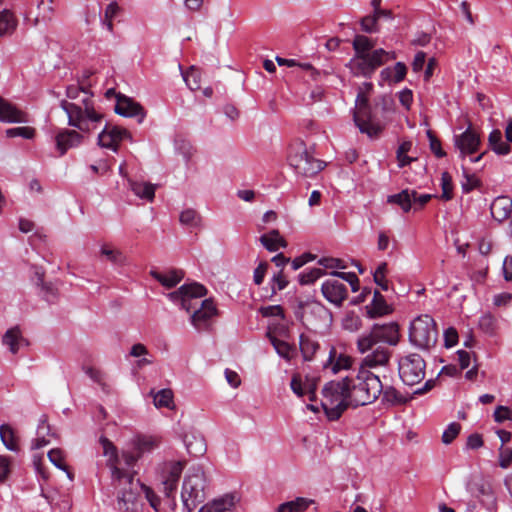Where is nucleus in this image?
I'll return each mask as SVG.
<instances>
[{
  "instance_id": "obj_31",
  "label": "nucleus",
  "mask_w": 512,
  "mask_h": 512,
  "mask_svg": "<svg viewBox=\"0 0 512 512\" xmlns=\"http://www.w3.org/2000/svg\"><path fill=\"white\" fill-rule=\"evenodd\" d=\"M488 144L497 155H507L511 151L510 145L503 141L502 132L499 129L491 131L488 137Z\"/></svg>"
},
{
  "instance_id": "obj_37",
  "label": "nucleus",
  "mask_w": 512,
  "mask_h": 512,
  "mask_svg": "<svg viewBox=\"0 0 512 512\" xmlns=\"http://www.w3.org/2000/svg\"><path fill=\"white\" fill-rule=\"evenodd\" d=\"M17 27V20L10 10L0 11V36L12 33Z\"/></svg>"
},
{
  "instance_id": "obj_10",
  "label": "nucleus",
  "mask_w": 512,
  "mask_h": 512,
  "mask_svg": "<svg viewBox=\"0 0 512 512\" xmlns=\"http://www.w3.org/2000/svg\"><path fill=\"white\" fill-rule=\"evenodd\" d=\"M288 161L297 174L305 177H312L324 168L323 162L315 159L302 141L290 146Z\"/></svg>"
},
{
  "instance_id": "obj_6",
  "label": "nucleus",
  "mask_w": 512,
  "mask_h": 512,
  "mask_svg": "<svg viewBox=\"0 0 512 512\" xmlns=\"http://www.w3.org/2000/svg\"><path fill=\"white\" fill-rule=\"evenodd\" d=\"M348 393L349 377L330 381L323 387L321 406L330 421L338 420L346 409L351 408Z\"/></svg>"
},
{
  "instance_id": "obj_24",
  "label": "nucleus",
  "mask_w": 512,
  "mask_h": 512,
  "mask_svg": "<svg viewBox=\"0 0 512 512\" xmlns=\"http://www.w3.org/2000/svg\"><path fill=\"white\" fill-rule=\"evenodd\" d=\"M370 318H376L387 315L392 312V308L387 304L385 297L375 290L371 303L366 307Z\"/></svg>"
},
{
  "instance_id": "obj_41",
  "label": "nucleus",
  "mask_w": 512,
  "mask_h": 512,
  "mask_svg": "<svg viewBox=\"0 0 512 512\" xmlns=\"http://www.w3.org/2000/svg\"><path fill=\"white\" fill-rule=\"evenodd\" d=\"M194 442L190 441L188 437L185 439L187 451L190 455L198 457L206 452V444L203 437L193 436Z\"/></svg>"
},
{
  "instance_id": "obj_21",
  "label": "nucleus",
  "mask_w": 512,
  "mask_h": 512,
  "mask_svg": "<svg viewBox=\"0 0 512 512\" xmlns=\"http://www.w3.org/2000/svg\"><path fill=\"white\" fill-rule=\"evenodd\" d=\"M0 121L8 123H25L27 115L16 106L0 97Z\"/></svg>"
},
{
  "instance_id": "obj_4",
  "label": "nucleus",
  "mask_w": 512,
  "mask_h": 512,
  "mask_svg": "<svg viewBox=\"0 0 512 512\" xmlns=\"http://www.w3.org/2000/svg\"><path fill=\"white\" fill-rule=\"evenodd\" d=\"M355 55L348 66L355 76L370 78L376 69L385 63L386 50L379 48L371 51L375 41L365 35H356L352 42Z\"/></svg>"
},
{
  "instance_id": "obj_46",
  "label": "nucleus",
  "mask_w": 512,
  "mask_h": 512,
  "mask_svg": "<svg viewBox=\"0 0 512 512\" xmlns=\"http://www.w3.org/2000/svg\"><path fill=\"white\" fill-rule=\"evenodd\" d=\"M6 136L9 138L22 137L32 139L35 136V129L28 126L13 127L6 130Z\"/></svg>"
},
{
  "instance_id": "obj_25",
  "label": "nucleus",
  "mask_w": 512,
  "mask_h": 512,
  "mask_svg": "<svg viewBox=\"0 0 512 512\" xmlns=\"http://www.w3.org/2000/svg\"><path fill=\"white\" fill-rule=\"evenodd\" d=\"M290 386L297 396L302 397L303 395L308 394L310 401H314L316 384L313 380L306 379L305 382H302L300 376L295 375L291 379Z\"/></svg>"
},
{
  "instance_id": "obj_16",
  "label": "nucleus",
  "mask_w": 512,
  "mask_h": 512,
  "mask_svg": "<svg viewBox=\"0 0 512 512\" xmlns=\"http://www.w3.org/2000/svg\"><path fill=\"white\" fill-rule=\"evenodd\" d=\"M481 140L479 134L470 126L461 134L454 136V145L459 150L460 156L472 155L478 151Z\"/></svg>"
},
{
  "instance_id": "obj_56",
  "label": "nucleus",
  "mask_w": 512,
  "mask_h": 512,
  "mask_svg": "<svg viewBox=\"0 0 512 512\" xmlns=\"http://www.w3.org/2000/svg\"><path fill=\"white\" fill-rule=\"evenodd\" d=\"M288 285V281L284 277L282 271H279L271 279L272 295L276 294L277 291L285 289Z\"/></svg>"
},
{
  "instance_id": "obj_30",
  "label": "nucleus",
  "mask_w": 512,
  "mask_h": 512,
  "mask_svg": "<svg viewBox=\"0 0 512 512\" xmlns=\"http://www.w3.org/2000/svg\"><path fill=\"white\" fill-rule=\"evenodd\" d=\"M382 394V401L384 403H388L392 406H398L406 404L411 397H408L407 395L401 393L393 386H384L383 390L381 392Z\"/></svg>"
},
{
  "instance_id": "obj_39",
  "label": "nucleus",
  "mask_w": 512,
  "mask_h": 512,
  "mask_svg": "<svg viewBox=\"0 0 512 512\" xmlns=\"http://www.w3.org/2000/svg\"><path fill=\"white\" fill-rule=\"evenodd\" d=\"M271 343L274 349L276 350L277 354L288 361H290L296 354L295 348L285 341L272 337Z\"/></svg>"
},
{
  "instance_id": "obj_54",
  "label": "nucleus",
  "mask_w": 512,
  "mask_h": 512,
  "mask_svg": "<svg viewBox=\"0 0 512 512\" xmlns=\"http://www.w3.org/2000/svg\"><path fill=\"white\" fill-rule=\"evenodd\" d=\"M427 137L429 139V145H430V149L431 151L434 153V155L437 157V158H442L446 155V153L444 152V150L442 149L441 147V142L440 140L433 134V132L431 130H428L427 131Z\"/></svg>"
},
{
  "instance_id": "obj_20",
  "label": "nucleus",
  "mask_w": 512,
  "mask_h": 512,
  "mask_svg": "<svg viewBox=\"0 0 512 512\" xmlns=\"http://www.w3.org/2000/svg\"><path fill=\"white\" fill-rule=\"evenodd\" d=\"M238 501L235 493H226L203 505L199 512H231Z\"/></svg>"
},
{
  "instance_id": "obj_32",
  "label": "nucleus",
  "mask_w": 512,
  "mask_h": 512,
  "mask_svg": "<svg viewBox=\"0 0 512 512\" xmlns=\"http://www.w3.org/2000/svg\"><path fill=\"white\" fill-rule=\"evenodd\" d=\"M414 190L404 189L400 193L389 195L387 202L400 206L403 212L407 213L412 209V200Z\"/></svg>"
},
{
  "instance_id": "obj_2",
  "label": "nucleus",
  "mask_w": 512,
  "mask_h": 512,
  "mask_svg": "<svg viewBox=\"0 0 512 512\" xmlns=\"http://www.w3.org/2000/svg\"><path fill=\"white\" fill-rule=\"evenodd\" d=\"M83 94L79 103L61 100L60 107L68 117V125L82 133H90L101 123L103 115L96 111L92 100L93 93L90 86L81 81L78 85L72 84L66 88V96L76 100Z\"/></svg>"
},
{
  "instance_id": "obj_18",
  "label": "nucleus",
  "mask_w": 512,
  "mask_h": 512,
  "mask_svg": "<svg viewBox=\"0 0 512 512\" xmlns=\"http://www.w3.org/2000/svg\"><path fill=\"white\" fill-rule=\"evenodd\" d=\"M116 98L115 112L118 115L124 117H138L139 123L144 120L145 113L139 103L123 95H116Z\"/></svg>"
},
{
  "instance_id": "obj_14",
  "label": "nucleus",
  "mask_w": 512,
  "mask_h": 512,
  "mask_svg": "<svg viewBox=\"0 0 512 512\" xmlns=\"http://www.w3.org/2000/svg\"><path fill=\"white\" fill-rule=\"evenodd\" d=\"M127 138H131L130 133L125 128L106 123L103 130L98 135L99 146L118 151L119 143Z\"/></svg>"
},
{
  "instance_id": "obj_23",
  "label": "nucleus",
  "mask_w": 512,
  "mask_h": 512,
  "mask_svg": "<svg viewBox=\"0 0 512 512\" xmlns=\"http://www.w3.org/2000/svg\"><path fill=\"white\" fill-rule=\"evenodd\" d=\"M2 344L8 347L12 354H16L22 347L28 345V342L23 337L19 326H14L4 333Z\"/></svg>"
},
{
  "instance_id": "obj_29",
  "label": "nucleus",
  "mask_w": 512,
  "mask_h": 512,
  "mask_svg": "<svg viewBox=\"0 0 512 512\" xmlns=\"http://www.w3.org/2000/svg\"><path fill=\"white\" fill-rule=\"evenodd\" d=\"M328 362L330 363L332 372L338 373L341 370H346L351 367L352 358L344 353L337 355L336 349L332 347L329 351Z\"/></svg>"
},
{
  "instance_id": "obj_50",
  "label": "nucleus",
  "mask_w": 512,
  "mask_h": 512,
  "mask_svg": "<svg viewBox=\"0 0 512 512\" xmlns=\"http://www.w3.org/2000/svg\"><path fill=\"white\" fill-rule=\"evenodd\" d=\"M378 21L379 20L377 19L374 13L372 15H367L363 17L360 21L362 31L369 34L378 32Z\"/></svg>"
},
{
  "instance_id": "obj_3",
  "label": "nucleus",
  "mask_w": 512,
  "mask_h": 512,
  "mask_svg": "<svg viewBox=\"0 0 512 512\" xmlns=\"http://www.w3.org/2000/svg\"><path fill=\"white\" fill-rule=\"evenodd\" d=\"M111 485L117 491V509L120 512H136L142 492L145 493L151 507L157 509L160 505L159 497L150 487L135 479L132 473L114 465L111 466Z\"/></svg>"
},
{
  "instance_id": "obj_51",
  "label": "nucleus",
  "mask_w": 512,
  "mask_h": 512,
  "mask_svg": "<svg viewBox=\"0 0 512 512\" xmlns=\"http://www.w3.org/2000/svg\"><path fill=\"white\" fill-rule=\"evenodd\" d=\"M48 458L50 462L55 465L58 469L67 471L65 464L64 454L61 449L55 448L48 452Z\"/></svg>"
},
{
  "instance_id": "obj_63",
  "label": "nucleus",
  "mask_w": 512,
  "mask_h": 512,
  "mask_svg": "<svg viewBox=\"0 0 512 512\" xmlns=\"http://www.w3.org/2000/svg\"><path fill=\"white\" fill-rule=\"evenodd\" d=\"M268 268V263L261 262L253 272V281L256 285L263 283Z\"/></svg>"
},
{
  "instance_id": "obj_52",
  "label": "nucleus",
  "mask_w": 512,
  "mask_h": 512,
  "mask_svg": "<svg viewBox=\"0 0 512 512\" xmlns=\"http://www.w3.org/2000/svg\"><path fill=\"white\" fill-rule=\"evenodd\" d=\"M176 149L183 156L186 162H189L196 152L194 146L186 140L178 141L176 143Z\"/></svg>"
},
{
  "instance_id": "obj_45",
  "label": "nucleus",
  "mask_w": 512,
  "mask_h": 512,
  "mask_svg": "<svg viewBox=\"0 0 512 512\" xmlns=\"http://www.w3.org/2000/svg\"><path fill=\"white\" fill-rule=\"evenodd\" d=\"M32 269V281L35 282L36 286L40 289H47L51 290L53 292V295L55 294L54 287L50 283H46L44 281L45 276V270L42 267L33 265L31 267Z\"/></svg>"
},
{
  "instance_id": "obj_26",
  "label": "nucleus",
  "mask_w": 512,
  "mask_h": 512,
  "mask_svg": "<svg viewBox=\"0 0 512 512\" xmlns=\"http://www.w3.org/2000/svg\"><path fill=\"white\" fill-rule=\"evenodd\" d=\"M159 444V438L150 435H137L133 439V446L135 451L138 453V457H141L143 454L149 453L158 448Z\"/></svg>"
},
{
  "instance_id": "obj_58",
  "label": "nucleus",
  "mask_w": 512,
  "mask_h": 512,
  "mask_svg": "<svg viewBox=\"0 0 512 512\" xmlns=\"http://www.w3.org/2000/svg\"><path fill=\"white\" fill-rule=\"evenodd\" d=\"M184 81L190 90L196 91L200 89L199 74L196 70L191 69L184 75Z\"/></svg>"
},
{
  "instance_id": "obj_47",
  "label": "nucleus",
  "mask_w": 512,
  "mask_h": 512,
  "mask_svg": "<svg viewBox=\"0 0 512 512\" xmlns=\"http://www.w3.org/2000/svg\"><path fill=\"white\" fill-rule=\"evenodd\" d=\"M362 326L361 318L354 312H349L342 320V327L350 332L358 331Z\"/></svg>"
},
{
  "instance_id": "obj_43",
  "label": "nucleus",
  "mask_w": 512,
  "mask_h": 512,
  "mask_svg": "<svg viewBox=\"0 0 512 512\" xmlns=\"http://www.w3.org/2000/svg\"><path fill=\"white\" fill-rule=\"evenodd\" d=\"M411 147H412L411 141H404L399 145V147L396 151V157H397V161H398V166L400 168H403V167L409 165L413 161V158L407 156V153L411 150Z\"/></svg>"
},
{
  "instance_id": "obj_48",
  "label": "nucleus",
  "mask_w": 512,
  "mask_h": 512,
  "mask_svg": "<svg viewBox=\"0 0 512 512\" xmlns=\"http://www.w3.org/2000/svg\"><path fill=\"white\" fill-rule=\"evenodd\" d=\"M461 425L458 422H451L442 434V442L445 445L451 444L460 434Z\"/></svg>"
},
{
  "instance_id": "obj_19",
  "label": "nucleus",
  "mask_w": 512,
  "mask_h": 512,
  "mask_svg": "<svg viewBox=\"0 0 512 512\" xmlns=\"http://www.w3.org/2000/svg\"><path fill=\"white\" fill-rule=\"evenodd\" d=\"M391 350L385 345H376L367 352L362 360V367L376 368L386 366L391 358Z\"/></svg>"
},
{
  "instance_id": "obj_17",
  "label": "nucleus",
  "mask_w": 512,
  "mask_h": 512,
  "mask_svg": "<svg viewBox=\"0 0 512 512\" xmlns=\"http://www.w3.org/2000/svg\"><path fill=\"white\" fill-rule=\"evenodd\" d=\"M84 136L76 131L67 128L59 129L55 135V146L59 156H64L69 149L80 146L83 142Z\"/></svg>"
},
{
  "instance_id": "obj_61",
  "label": "nucleus",
  "mask_w": 512,
  "mask_h": 512,
  "mask_svg": "<svg viewBox=\"0 0 512 512\" xmlns=\"http://www.w3.org/2000/svg\"><path fill=\"white\" fill-rule=\"evenodd\" d=\"M484 441L479 433H472L467 437L466 449L476 450L483 446Z\"/></svg>"
},
{
  "instance_id": "obj_34",
  "label": "nucleus",
  "mask_w": 512,
  "mask_h": 512,
  "mask_svg": "<svg viewBox=\"0 0 512 512\" xmlns=\"http://www.w3.org/2000/svg\"><path fill=\"white\" fill-rule=\"evenodd\" d=\"M156 408H173V392L171 389H161L157 392L150 391Z\"/></svg>"
},
{
  "instance_id": "obj_12",
  "label": "nucleus",
  "mask_w": 512,
  "mask_h": 512,
  "mask_svg": "<svg viewBox=\"0 0 512 512\" xmlns=\"http://www.w3.org/2000/svg\"><path fill=\"white\" fill-rule=\"evenodd\" d=\"M183 469L184 462L181 461H169L163 464L161 477L164 494L167 498H175V492Z\"/></svg>"
},
{
  "instance_id": "obj_40",
  "label": "nucleus",
  "mask_w": 512,
  "mask_h": 512,
  "mask_svg": "<svg viewBox=\"0 0 512 512\" xmlns=\"http://www.w3.org/2000/svg\"><path fill=\"white\" fill-rule=\"evenodd\" d=\"M0 437H1L3 444L5 445V447L8 450H10V451L18 450V445L15 440L13 429L9 425L3 424L0 426Z\"/></svg>"
},
{
  "instance_id": "obj_62",
  "label": "nucleus",
  "mask_w": 512,
  "mask_h": 512,
  "mask_svg": "<svg viewBox=\"0 0 512 512\" xmlns=\"http://www.w3.org/2000/svg\"><path fill=\"white\" fill-rule=\"evenodd\" d=\"M494 420L498 423H502L506 420H510L511 417V410L506 406H498L493 414Z\"/></svg>"
},
{
  "instance_id": "obj_11",
  "label": "nucleus",
  "mask_w": 512,
  "mask_h": 512,
  "mask_svg": "<svg viewBox=\"0 0 512 512\" xmlns=\"http://www.w3.org/2000/svg\"><path fill=\"white\" fill-rule=\"evenodd\" d=\"M398 372L404 384L416 385L425 378L426 362L417 353L407 354L399 359Z\"/></svg>"
},
{
  "instance_id": "obj_44",
  "label": "nucleus",
  "mask_w": 512,
  "mask_h": 512,
  "mask_svg": "<svg viewBox=\"0 0 512 512\" xmlns=\"http://www.w3.org/2000/svg\"><path fill=\"white\" fill-rule=\"evenodd\" d=\"M100 443L102 445V448H103V453L105 456H108L109 459H108V462H107V466L111 469V466L114 465L116 467H118L116 465V461H117V449L116 447L114 446V444L108 440L107 438L105 437H101L100 438Z\"/></svg>"
},
{
  "instance_id": "obj_5",
  "label": "nucleus",
  "mask_w": 512,
  "mask_h": 512,
  "mask_svg": "<svg viewBox=\"0 0 512 512\" xmlns=\"http://www.w3.org/2000/svg\"><path fill=\"white\" fill-rule=\"evenodd\" d=\"M383 390L380 378L367 370H361L355 378H349L348 403L351 408L373 403Z\"/></svg>"
},
{
  "instance_id": "obj_60",
  "label": "nucleus",
  "mask_w": 512,
  "mask_h": 512,
  "mask_svg": "<svg viewBox=\"0 0 512 512\" xmlns=\"http://www.w3.org/2000/svg\"><path fill=\"white\" fill-rule=\"evenodd\" d=\"M431 198H432L431 194H418L414 190V196L411 198L412 208L414 210H419V209L423 208Z\"/></svg>"
},
{
  "instance_id": "obj_15",
  "label": "nucleus",
  "mask_w": 512,
  "mask_h": 512,
  "mask_svg": "<svg viewBox=\"0 0 512 512\" xmlns=\"http://www.w3.org/2000/svg\"><path fill=\"white\" fill-rule=\"evenodd\" d=\"M323 297L335 307H341L348 297L347 286L336 278L325 280L321 285Z\"/></svg>"
},
{
  "instance_id": "obj_42",
  "label": "nucleus",
  "mask_w": 512,
  "mask_h": 512,
  "mask_svg": "<svg viewBox=\"0 0 512 512\" xmlns=\"http://www.w3.org/2000/svg\"><path fill=\"white\" fill-rule=\"evenodd\" d=\"M326 275L325 270L321 268H312L305 270L298 275V281L301 285L313 284L317 279Z\"/></svg>"
},
{
  "instance_id": "obj_7",
  "label": "nucleus",
  "mask_w": 512,
  "mask_h": 512,
  "mask_svg": "<svg viewBox=\"0 0 512 512\" xmlns=\"http://www.w3.org/2000/svg\"><path fill=\"white\" fill-rule=\"evenodd\" d=\"M206 486L207 479L203 468L199 465L190 467L184 478L181 491L182 503L188 512H192L204 502Z\"/></svg>"
},
{
  "instance_id": "obj_8",
  "label": "nucleus",
  "mask_w": 512,
  "mask_h": 512,
  "mask_svg": "<svg viewBox=\"0 0 512 512\" xmlns=\"http://www.w3.org/2000/svg\"><path fill=\"white\" fill-rule=\"evenodd\" d=\"M438 329L435 320L428 314L417 316L409 327L410 343L422 350L434 347L438 340Z\"/></svg>"
},
{
  "instance_id": "obj_59",
  "label": "nucleus",
  "mask_w": 512,
  "mask_h": 512,
  "mask_svg": "<svg viewBox=\"0 0 512 512\" xmlns=\"http://www.w3.org/2000/svg\"><path fill=\"white\" fill-rule=\"evenodd\" d=\"M288 502L291 505L292 512H303L313 503V500L303 498V497H298L295 500L288 501Z\"/></svg>"
},
{
  "instance_id": "obj_49",
  "label": "nucleus",
  "mask_w": 512,
  "mask_h": 512,
  "mask_svg": "<svg viewBox=\"0 0 512 512\" xmlns=\"http://www.w3.org/2000/svg\"><path fill=\"white\" fill-rule=\"evenodd\" d=\"M441 199L448 201L453 197V184L452 177L448 172H443L441 175Z\"/></svg>"
},
{
  "instance_id": "obj_13",
  "label": "nucleus",
  "mask_w": 512,
  "mask_h": 512,
  "mask_svg": "<svg viewBox=\"0 0 512 512\" xmlns=\"http://www.w3.org/2000/svg\"><path fill=\"white\" fill-rule=\"evenodd\" d=\"M353 119L360 132L370 138L377 137L382 131V126L374 118L370 105L355 109Z\"/></svg>"
},
{
  "instance_id": "obj_33",
  "label": "nucleus",
  "mask_w": 512,
  "mask_h": 512,
  "mask_svg": "<svg viewBox=\"0 0 512 512\" xmlns=\"http://www.w3.org/2000/svg\"><path fill=\"white\" fill-rule=\"evenodd\" d=\"M133 193L141 199L152 201L155 196V185L141 181H130Z\"/></svg>"
},
{
  "instance_id": "obj_57",
  "label": "nucleus",
  "mask_w": 512,
  "mask_h": 512,
  "mask_svg": "<svg viewBox=\"0 0 512 512\" xmlns=\"http://www.w3.org/2000/svg\"><path fill=\"white\" fill-rule=\"evenodd\" d=\"M512 463V448L502 447L499 448V466L507 469Z\"/></svg>"
},
{
  "instance_id": "obj_35",
  "label": "nucleus",
  "mask_w": 512,
  "mask_h": 512,
  "mask_svg": "<svg viewBox=\"0 0 512 512\" xmlns=\"http://www.w3.org/2000/svg\"><path fill=\"white\" fill-rule=\"evenodd\" d=\"M179 221L182 225H185L189 228H202V217L196 210L192 208L183 210L180 214Z\"/></svg>"
},
{
  "instance_id": "obj_22",
  "label": "nucleus",
  "mask_w": 512,
  "mask_h": 512,
  "mask_svg": "<svg viewBox=\"0 0 512 512\" xmlns=\"http://www.w3.org/2000/svg\"><path fill=\"white\" fill-rule=\"evenodd\" d=\"M490 211L492 217L496 221H505L512 213V199L508 196H499L495 198L490 205Z\"/></svg>"
},
{
  "instance_id": "obj_38",
  "label": "nucleus",
  "mask_w": 512,
  "mask_h": 512,
  "mask_svg": "<svg viewBox=\"0 0 512 512\" xmlns=\"http://www.w3.org/2000/svg\"><path fill=\"white\" fill-rule=\"evenodd\" d=\"M52 3L53 0H49ZM54 15V8L51 4H45L44 0L38 2V14L35 17L33 24L38 26L41 23L47 24L50 22Z\"/></svg>"
},
{
  "instance_id": "obj_55",
  "label": "nucleus",
  "mask_w": 512,
  "mask_h": 512,
  "mask_svg": "<svg viewBox=\"0 0 512 512\" xmlns=\"http://www.w3.org/2000/svg\"><path fill=\"white\" fill-rule=\"evenodd\" d=\"M259 313L263 317H278L280 319L284 318V311L280 305H271V306L260 307Z\"/></svg>"
},
{
  "instance_id": "obj_28",
  "label": "nucleus",
  "mask_w": 512,
  "mask_h": 512,
  "mask_svg": "<svg viewBox=\"0 0 512 512\" xmlns=\"http://www.w3.org/2000/svg\"><path fill=\"white\" fill-rule=\"evenodd\" d=\"M261 244L270 252H276L280 248L287 246L286 240L280 235L279 231L273 229L260 237Z\"/></svg>"
},
{
  "instance_id": "obj_9",
  "label": "nucleus",
  "mask_w": 512,
  "mask_h": 512,
  "mask_svg": "<svg viewBox=\"0 0 512 512\" xmlns=\"http://www.w3.org/2000/svg\"><path fill=\"white\" fill-rule=\"evenodd\" d=\"M399 341V327L395 322L375 324L368 333L357 339V350L361 354L367 353L379 343L395 346Z\"/></svg>"
},
{
  "instance_id": "obj_64",
  "label": "nucleus",
  "mask_w": 512,
  "mask_h": 512,
  "mask_svg": "<svg viewBox=\"0 0 512 512\" xmlns=\"http://www.w3.org/2000/svg\"><path fill=\"white\" fill-rule=\"evenodd\" d=\"M503 277L506 281L512 282V256H506L502 265Z\"/></svg>"
},
{
  "instance_id": "obj_36",
  "label": "nucleus",
  "mask_w": 512,
  "mask_h": 512,
  "mask_svg": "<svg viewBox=\"0 0 512 512\" xmlns=\"http://www.w3.org/2000/svg\"><path fill=\"white\" fill-rule=\"evenodd\" d=\"M299 346L305 361H310L319 348L318 342L304 334L300 336Z\"/></svg>"
},
{
  "instance_id": "obj_27",
  "label": "nucleus",
  "mask_w": 512,
  "mask_h": 512,
  "mask_svg": "<svg viewBox=\"0 0 512 512\" xmlns=\"http://www.w3.org/2000/svg\"><path fill=\"white\" fill-rule=\"evenodd\" d=\"M150 274L167 289L175 287L184 277V273L181 270H170L165 273L152 270Z\"/></svg>"
},
{
  "instance_id": "obj_53",
  "label": "nucleus",
  "mask_w": 512,
  "mask_h": 512,
  "mask_svg": "<svg viewBox=\"0 0 512 512\" xmlns=\"http://www.w3.org/2000/svg\"><path fill=\"white\" fill-rule=\"evenodd\" d=\"M318 264L324 269H345L347 267L342 259L333 257H322L318 260Z\"/></svg>"
},
{
  "instance_id": "obj_1",
  "label": "nucleus",
  "mask_w": 512,
  "mask_h": 512,
  "mask_svg": "<svg viewBox=\"0 0 512 512\" xmlns=\"http://www.w3.org/2000/svg\"><path fill=\"white\" fill-rule=\"evenodd\" d=\"M206 288L199 283L184 284L178 290L169 293L168 298L181 309L191 313L190 322L198 331H207L218 314L212 299H203Z\"/></svg>"
}]
</instances>
